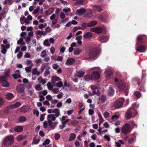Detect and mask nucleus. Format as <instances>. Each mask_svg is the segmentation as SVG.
Here are the masks:
<instances>
[{
  "mask_svg": "<svg viewBox=\"0 0 147 147\" xmlns=\"http://www.w3.org/2000/svg\"><path fill=\"white\" fill-rule=\"evenodd\" d=\"M94 71L91 73V75L86 74L84 76V78L85 80L90 81L94 80H98L100 78V71L99 67H95L93 68Z\"/></svg>",
  "mask_w": 147,
  "mask_h": 147,
  "instance_id": "obj_1",
  "label": "nucleus"
},
{
  "mask_svg": "<svg viewBox=\"0 0 147 147\" xmlns=\"http://www.w3.org/2000/svg\"><path fill=\"white\" fill-rule=\"evenodd\" d=\"M14 137L13 136H8L6 137L3 141V145L8 146L13 142Z\"/></svg>",
  "mask_w": 147,
  "mask_h": 147,
  "instance_id": "obj_2",
  "label": "nucleus"
},
{
  "mask_svg": "<svg viewBox=\"0 0 147 147\" xmlns=\"http://www.w3.org/2000/svg\"><path fill=\"white\" fill-rule=\"evenodd\" d=\"M125 100L123 98H120L117 100L113 103V106L116 109H118L123 106Z\"/></svg>",
  "mask_w": 147,
  "mask_h": 147,
  "instance_id": "obj_3",
  "label": "nucleus"
},
{
  "mask_svg": "<svg viewBox=\"0 0 147 147\" xmlns=\"http://www.w3.org/2000/svg\"><path fill=\"white\" fill-rule=\"evenodd\" d=\"M98 53L97 49L94 47L91 48L88 52L89 56L91 58H94L97 57Z\"/></svg>",
  "mask_w": 147,
  "mask_h": 147,
  "instance_id": "obj_4",
  "label": "nucleus"
},
{
  "mask_svg": "<svg viewBox=\"0 0 147 147\" xmlns=\"http://www.w3.org/2000/svg\"><path fill=\"white\" fill-rule=\"evenodd\" d=\"M129 124L125 123L122 127L121 131L123 134L126 135L129 134L131 131Z\"/></svg>",
  "mask_w": 147,
  "mask_h": 147,
  "instance_id": "obj_5",
  "label": "nucleus"
},
{
  "mask_svg": "<svg viewBox=\"0 0 147 147\" xmlns=\"http://www.w3.org/2000/svg\"><path fill=\"white\" fill-rule=\"evenodd\" d=\"M118 88L119 90L120 91L124 90L125 92L126 95H127L128 90V87L127 86L125 85V84L121 83L119 84L118 86Z\"/></svg>",
  "mask_w": 147,
  "mask_h": 147,
  "instance_id": "obj_6",
  "label": "nucleus"
},
{
  "mask_svg": "<svg viewBox=\"0 0 147 147\" xmlns=\"http://www.w3.org/2000/svg\"><path fill=\"white\" fill-rule=\"evenodd\" d=\"M136 51L139 53L144 52L146 50V47L145 46L142 45L136 44Z\"/></svg>",
  "mask_w": 147,
  "mask_h": 147,
  "instance_id": "obj_7",
  "label": "nucleus"
},
{
  "mask_svg": "<svg viewBox=\"0 0 147 147\" xmlns=\"http://www.w3.org/2000/svg\"><path fill=\"white\" fill-rule=\"evenodd\" d=\"M0 81L2 86L4 87H9V84L7 81V79L5 76H2L0 77Z\"/></svg>",
  "mask_w": 147,
  "mask_h": 147,
  "instance_id": "obj_8",
  "label": "nucleus"
},
{
  "mask_svg": "<svg viewBox=\"0 0 147 147\" xmlns=\"http://www.w3.org/2000/svg\"><path fill=\"white\" fill-rule=\"evenodd\" d=\"M90 30L92 32H94L97 34H99L102 32L103 30L101 27H97L91 28Z\"/></svg>",
  "mask_w": 147,
  "mask_h": 147,
  "instance_id": "obj_9",
  "label": "nucleus"
},
{
  "mask_svg": "<svg viewBox=\"0 0 147 147\" xmlns=\"http://www.w3.org/2000/svg\"><path fill=\"white\" fill-rule=\"evenodd\" d=\"M30 109V107L27 105H25L20 108V111L22 112L26 113L29 111Z\"/></svg>",
  "mask_w": 147,
  "mask_h": 147,
  "instance_id": "obj_10",
  "label": "nucleus"
},
{
  "mask_svg": "<svg viewBox=\"0 0 147 147\" xmlns=\"http://www.w3.org/2000/svg\"><path fill=\"white\" fill-rule=\"evenodd\" d=\"M10 46L9 44H7L5 45L2 44L1 45V47L2 48L1 50V53L3 54H5L7 51L6 49H9L10 47Z\"/></svg>",
  "mask_w": 147,
  "mask_h": 147,
  "instance_id": "obj_11",
  "label": "nucleus"
},
{
  "mask_svg": "<svg viewBox=\"0 0 147 147\" xmlns=\"http://www.w3.org/2000/svg\"><path fill=\"white\" fill-rule=\"evenodd\" d=\"M76 62V60L75 59L73 58H70L67 59L66 63L65 65L70 66Z\"/></svg>",
  "mask_w": 147,
  "mask_h": 147,
  "instance_id": "obj_12",
  "label": "nucleus"
},
{
  "mask_svg": "<svg viewBox=\"0 0 147 147\" xmlns=\"http://www.w3.org/2000/svg\"><path fill=\"white\" fill-rule=\"evenodd\" d=\"M14 73V74H13L12 75L14 79H17L18 78H21V76L20 74V70H16L15 71Z\"/></svg>",
  "mask_w": 147,
  "mask_h": 147,
  "instance_id": "obj_13",
  "label": "nucleus"
},
{
  "mask_svg": "<svg viewBox=\"0 0 147 147\" xmlns=\"http://www.w3.org/2000/svg\"><path fill=\"white\" fill-rule=\"evenodd\" d=\"M98 40L102 42H106L108 39V36L105 35H104L101 36L99 37L98 38Z\"/></svg>",
  "mask_w": 147,
  "mask_h": 147,
  "instance_id": "obj_14",
  "label": "nucleus"
},
{
  "mask_svg": "<svg viewBox=\"0 0 147 147\" xmlns=\"http://www.w3.org/2000/svg\"><path fill=\"white\" fill-rule=\"evenodd\" d=\"M25 89L24 85L20 84L16 88V90L19 93H23L24 92Z\"/></svg>",
  "mask_w": 147,
  "mask_h": 147,
  "instance_id": "obj_15",
  "label": "nucleus"
},
{
  "mask_svg": "<svg viewBox=\"0 0 147 147\" xmlns=\"http://www.w3.org/2000/svg\"><path fill=\"white\" fill-rule=\"evenodd\" d=\"M144 36L142 35L138 36L137 38V42L136 44H138L139 43L142 44L143 43V39Z\"/></svg>",
  "mask_w": 147,
  "mask_h": 147,
  "instance_id": "obj_16",
  "label": "nucleus"
},
{
  "mask_svg": "<svg viewBox=\"0 0 147 147\" xmlns=\"http://www.w3.org/2000/svg\"><path fill=\"white\" fill-rule=\"evenodd\" d=\"M51 82L53 85H55V82L59 81L60 79L59 77L54 76L51 78Z\"/></svg>",
  "mask_w": 147,
  "mask_h": 147,
  "instance_id": "obj_17",
  "label": "nucleus"
},
{
  "mask_svg": "<svg viewBox=\"0 0 147 147\" xmlns=\"http://www.w3.org/2000/svg\"><path fill=\"white\" fill-rule=\"evenodd\" d=\"M23 129V127L22 126H18L14 127V130L15 131L19 132L22 131Z\"/></svg>",
  "mask_w": 147,
  "mask_h": 147,
  "instance_id": "obj_18",
  "label": "nucleus"
},
{
  "mask_svg": "<svg viewBox=\"0 0 147 147\" xmlns=\"http://www.w3.org/2000/svg\"><path fill=\"white\" fill-rule=\"evenodd\" d=\"M86 12V9L85 8H80L78 9L76 11V12L79 15H82Z\"/></svg>",
  "mask_w": 147,
  "mask_h": 147,
  "instance_id": "obj_19",
  "label": "nucleus"
},
{
  "mask_svg": "<svg viewBox=\"0 0 147 147\" xmlns=\"http://www.w3.org/2000/svg\"><path fill=\"white\" fill-rule=\"evenodd\" d=\"M114 93V90L113 87H110L108 90V94L109 96H112Z\"/></svg>",
  "mask_w": 147,
  "mask_h": 147,
  "instance_id": "obj_20",
  "label": "nucleus"
},
{
  "mask_svg": "<svg viewBox=\"0 0 147 147\" xmlns=\"http://www.w3.org/2000/svg\"><path fill=\"white\" fill-rule=\"evenodd\" d=\"M21 105V102H15L13 105H11L10 107L11 109H14L20 107Z\"/></svg>",
  "mask_w": 147,
  "mask_h": 147,
  "instance_id": "obj_21",
  "label": "nucleus"
},
{
  "mask_svg": "<svg viewBox=\"0 0 147 147\" xmlns=\"http://www.w3.org/2000/svg\"><path fill=\"white\" fill-rule=\"evenodd\" d=\"M132 114V112L130 110H128L126 113L125 116L126 119L127 120L130 119L131 117Z\"/></svg>",
  "mask_w": 147,
  "mask_h": 147,
  "instance_id": "obj_22",
  "label": "nucleus"
},
{
  "mask_svg": "<svg viewBox=\"0 0 147 147\" xmlns=\"http://www.w3.org/2000/svg\"><path fill=\"white\" fill-rule=\"evenodd\" d=\"M14 97L13 94L11 93H9L6 95V98L8 100H11Z\"/></svg>",
  "mask_w": 147,
  "mask_h": 147,
  "instance_id": "obj_23",
  "label": "nucleus"
},
{
  "mask_svg": "<svg viewBox=\"0 0 147 147\" xmlns=\"http://www.w3.org/2000/svg\"><path fill=\"white\" fill-rule=\"evenodd\" d=\"M12 109H11V108L10 106V107H6L3 110L4 111L5 114L7 115L10 112H11Z\"/></svg>",
  "mask_w": 147,
  "mask_h": 147,
  "instance_id": "obj_24",
  "label": "nucleus"
},
{
  "mask_svg": "<svg viewBox=\"0 0 147 147\" xmlns=\"http://www.w3.org/2000/svg\"><path fill=\"white\" fill-rule=\"evenodd\" d=\"M92 33L90 32H88L84 35L83 37L85 38H88L92 36Z\"/></svg>",
  "mask_w": 147,
  "mask_h": 147,
  "instance_id": "obj_25",
  "label": "nucleus"
},
{
  "mask_svg": "<svg viewBox=\"0 0 147 147\" xmlns=\"http://www.w3.org/2000/svg\"><path fill=\"white\" fill-rule=\"evenodd\" d=\"M99 98L100 100H101V102L102 103H104L107 99L105 95H101L99 96Z\"/></svg>",
  "mask_w": 147,
  "mask_h": 147,
  "instance_id": "obj_26",
  "label": "nucleus"
},
{
  "mask_svg": "<svg viewBox=\"0 0 147 147\" xmlns=\"http://www.w3.org/2000/svg\"><path fill=\"white\" fill-rule=\"evenodd\" d=\"M93 12L91 10L87 12L85 14V17H91L92 16Z\"/></svg>",
  "mask_w": 147,
  "mask_h": 147,
  "instance_id": "obj_27",
  "label": "nucleus"
},
{
  "mask_svg": "<svg viewBox=\"0 0 147 147\" xmlns=\"http://www.w3.org/2000/svg\"><path fill=\"white\" fill-rule=\"evenodd\" d=\"M48 122L49 126L52 129H54L55 126H54V125L53 124V123L52 121L50 119H49Z\"/></svg>",
  "mask_w": 147,
  "mask_h": 147,
  "instance_id": "obj_28",
  "label": "nucleus"
},
{
  "mask_svg": "<svg viewBox=\"0 0 147 147\" xmlns=\"http://www.w3.org/2000/svg\"><path fill=\"white\" fill-rule=\"evenodd\" d=\"M85 73L82 70H79L77 71V76L81 77H82L84 74Z\"/></svg>",
  "mask_w": 147,
  "mask_h": 147,
  "instance_id": "obj_29",
  "label": "nucleus"
},
{
  "mask_svg": "<svg viewBox=\"0 0 147 147\" xmlns=\"http://www.w3.org/2000/svg\"><path fill=\"white\" fill-rule=\"evenodd\" d=\"M81 51V50L79 48L75 49L74 51V55H78L80 54Z\"/></svg>",
  "mask_w": 147,
  "mask_h": 147,
  "instance_id": "obj_30",
  "label": "nucleus"
},
{
  "mask_svg": "<svg viewBox=\"0 0 147 147\" xmlns=\"http://www.w3.org/2000/svg\"><path fill=\"white\" fill-rule=\"evenodd\" d=\"M26 118L25 116H20L19 117V121L20 123L24 122L26 121Z\"/></svg>",
  "mask_w": 147,
  "mask_h": 147,
  "instance_id": "obj_31",
  "label": "nucleus"
},
{
  "mask_svg": "<svg viewBox=\"0 0 147 147\" xmlns=\"http://www.w3.org/2000/svg\"><path fill=\"white\" fill-rule=\"evenodd\" d=\"M88 27H91L92 26H94L96 25L97 24V22L96 21H92L88 23Z\"/></svg>",
  "mask_w": 147,
  "mask_h": 147,
  "instance_id": "obj_32",
  "label": "nucleus"
},
{
  "mask_svg": "<svg viewBox=\"0 0 147 147\" xmlns=\"http://www.w3.org/2000/svg\"><path fill=\"white\" fill-rule=\"evenodd\" d=\"M40 140V139H36V137H34L32 144H38Z\"/></svg>",
  "mask_w": 147,
  "mask_h": 147,
  "instance_id": "obj_33",
  "label": "nucleus"
},
{
  "mask_svg": "<svg viewBox=\"0 0 147 147\" xmlns=\"http://www.w3.org/2000/svg\"><path fill=\"white\" fill-rule=\"evenodd\" d=\"M76 137V135L74 133H72L70 134L69 138V140L72 141L74 140Z\"/></svg>",
  "mask_w": 147,
  "mask_h": 147,
  "instance_id": "obj_34",
  "label": "nucleus"
},
{
  "mask_svg": "<svg viewBox=\"0 0 147 147\" xmlns=\"http://www.w3.org/2000/svg\"><path fill=\"white\" fill-rule=\"evenodd\" d=\"M137 84L138 85L139 87V89L142 90L143 92H145V89L143 85H140V83L139 82H138Z\"/></svg>",
  "mask_w": 147,
  "mask_h": 147,
  "instance_id": "obj_35",
  "label": "nucleus"
},
{
  "mask_svg": "<svg viewBox=\"0 0 147 147\" xmlns=\"http://www.w3.org/2000/svg\"><path fill=\"white\" fill-rule=\"evenodd\" d=\"M48 118H51L53 121H54L56 119V117L53 114L49 115H47Z\"/></svg>",
  "mask_w": 147,
  "mask_h": 147,
  "instance_id": "obj_36",
  "label": "nucleus"
},
{
  "mask_svg": "<svg viewBox=\"0 0 147 147\" xmlns=\"http://www.w3.org/2000/svg\"><path fill=\"white\" fill-rule=\"evenodd\" d=\"M3 110H1L0 111V116L2 118H4L5 117L6 115Z\"/></svg>",
  "mask_w": 147,
  "mask_h": 147,
  "instance_id": "obj_37",
  "label": "nucleus"
},
{
  "mask_svg": "<svg viewBox=\"0 0 147 147\" xmlns=\"http://www.w3.org/2000/svg\"><path fill=\"white\" fill-rule=\"evenodd\" d=\"M98 117L100 119V121L99 122V125H100L103 122L104 120L103 119L100 113H98Z\"/></svg>",
  "mask_w": 147,
  "mask_h": 147,
  "instance_id": "obj_38",
  "label": "nucleus"
},
{
  "mask_svg": "<svg viewBox=\"0 0 147 147\" xmlns=\"http://www.w3.org/2000/svg\"><path fill=\"white\" fill-rule=\"evenodd\" d=\"M16 138L17 141H20L23 140L24 138V136L23 135H20L17 136Z\"/></svg>",
  "mask_w": 147,
  "mask_h": 147,
  "instance_id": "obj_39",
  "label": "nucleus"
},
{
  "mask_svg": "<svg viewBox=\"0 0 147 147\" xmlns=\"http://www.w3.org/2000/svg\"><path fill=\"white\" fill-rule=\"evenodd\" d=\"M94 9L97 11H100L102 10L100 7L96 5L94 7Z\"/></svg>",
  "mask_w": 147,
  "mask_h": 147,
  "instance_id": "obj_40",
  "label": "nucleus"
},
{
  "mask_svg": "<svg viewBox=\"0 0 147 147\" xmlns=\"http://www.w3.org/2000/svg\"><path fill=\"white\" fill-rule=\"evenodd\" d=\"M82 30H84L87 27H88V23H83L81 25Z\"/></svg>",
  "mask_w": 147,
  "mask_h": 147,
  "instance_id": "obj_41",
  "label": "nucleus"
},
{
  "mask_svg": "<svg viewBox=\"0 0 147 147\" xmlns=\"http://www.w3.org/2000/svg\"><path fill=\"white\" fill-rule=\"evenodd\" d=\"M134 94L137 98H140L141 96V93L138 91L135 92L134 93Z\"/></svg>",
  "mask_w": 147,
  "mask_h": 147,
  "instance_id": "obj_42",
  "label": "nucleus"
},
{
  "mask_svg": "<svg viewBox=\"0 0 147 147\" xmlns=\"http://www.w3.org/2000/svg\"><path fill=\"white\" fill-rule=\"evenodd\" d=\"M47 86L49 90H51L53 88V86L51 85V83L50 82H48L47 84Z\"/></svg>",
  "mask_w": 147,
  "mask_h": 147,
  "instance_id": "obj_43",
  "label": "nucleus"
},
{
  "mask_svg": "<svg viewBox=\"0 0 147 147\" xmlns=\"http://www.w3.org/2000/svg\"><path fill=\"white\" fill-rule=\"evenodd\" d=\"M46 55V50H43L41 53L40 56L42 57H45Z\"/></svg>",
  "mask_w": 147,
  "mask_h": 147,
  "instance_id": "obj_44",
  "label": "nucleus"
},
{
  "mask_svg": "<svg viewBox=\"0 0 147 147\" xmlns=\"http://www.w3.org/2000/svg\"><path fill=\"white\" fill-rule=\"evenodd\" d=\"M10 72L9 70H7L6 71H5L4 73L5 75H4L3 76H5V77H6V79H7V78L9 76V73Z\"/></svg>",
  "mask_w": 147,
  "mask_h": 147,
  "instance_id": "obj_45",
  "label": "nucleus"
},
{
  "mask_svg": "<svg viewBox=\"0 0 147 147\" xmlns=\"http://www.w3.org/2000/svg\"><path fill=\"white\" fill-rule=\"evenodd\" d=\"M113 74V73L111 72H110L109 73H107L106 75L107 78L109 79L112 77Z\"/></svg>",
  "mask_w": 147,
  "mask_h": 147,
  "instance_id": "obj_46",
  "label": "nucleus"
},
{
  "mask_svg": "<svg viewBox=\"0 0 147 147\" xmlns=\"http://www.w3.org/2000/svg\"><path fill=\"white\" fill-rule=\"evenodd\" d=\"M63 84L62 81H60L57 83L56 84L57 87L60 88L62 87Z\"/></svg>",
  "mask_w": 147,
  "mask_h": 147,
  "instance_id": "obj_47",
  "label": "nucleus"
},
{
  "mask_svg": "<svg viewBox=\"0 0 147 147\" xmlns=\"http://www.w3.org/2000/svg\"><path fill=\"white\" fill-rule=\"evenodd\" d=\"M50 140L49 139H46L45 142H44L42 143V145L43 146H45L46 144H48L50 142Z\"/></svg>",
  "mask_w": 147,
  "mask_h": 147,
  "instance_id": "obj_48",
  "label": "nucleus"
},
{
  "mask_svg": "<svg viewBox=\"0 0 147 147\" xmlns=\"http://www.w3.org/2000/svg\"><path fill=\"white\" fill-rule=\"evenodd\" d=\"M84 0H79L77 1L76 2V3H77L78 5H82L84 2Z\"/></svg>",
  "mask_w": 147,
  "mask_h": 147,
  "instance_id": "obj_49",
  "label": "nucleus"
},
{
  "mask_svg": "<svg viewBox=\"0 0 147 147\" xmlns=\"http://www.w3.org/2000/svg\"><path fill=\"white\" fill-rule=\"evenodd\" d=\"M23 55V53L21 51H20L18 54L17 55V57L18 58L20 59L22 57Z\"/></svg>",
  "mask_w": 147,
  "mask_h": 147,
  "instance_id": "obj_50",
  "label": "nucleus"
},
{
  "mask_svg": "<svg viewBox=\"0 0 147 147\" xmlns=\"http://www.w3.org/2000/svg\"><path fill=\"white\" fill-rule=\"evenodd\" d=\"M52 91L54 94H56L59 92V89L57 88H54L52 89Z\"/></svg>",
  "mask_w": 147,
  "mask_h": 147,
  "instance_id": "obj_51",
  "label": "nucleus"
},
{
  "mask_svg": "<svg viewBox=\"0 0 147 147\" xmlns=\"http://www.w3.org/2000/svg\"><path fill=\"white\" fill-rule=\"evenodd\" d=\"M49 63H45L43 64L42 66L41 69L42 70H43L45 67L48 65Z\"/></svg>",
  "mask_w": 147,
  "mask_h": 147,
  "instance_id": "obj_52",
  "label": "nucleus"
},
{
  "mask_svg": "<svg viewBox=\"0 0 147 147\" xmlns=\"http://www.w3.org/2000/svg\"><path fill=\"white\" fill-rule=\"evenodd\" d=\"M33 114L34 115L36 114L37 117H38L39 115V112L38 111H36L35 109L33 110Z\"/></svg>",
  "mask_w": 147,
  "mask_h": 147,
  "instance_id": "obj_53",
  "label": "nucleus"
},
{
  "mask_svg": "<svg viewBox=\"0 0 147 147\" xmlns=\"http://www.w3.org/2000/svg\"><path fill=\"white\" fill-rule=\"evenodd\" d=\"M44 44L45 45H46L47 46H49L50 45L49 41L47 40H46L44 41Z\"/></svg>",
  "mask_w": 147,
  "mask_h": 147,
  "instance_id": "obj_54",
  "label": "nucleus"
},
{
  "mask_svg": "<svg viewBox=\"0 0 147 147\" xmlns=\"http://www.w3.org/2000/svg\"><path fill=\"white\" fill-rule=\"evenodd\" d=\"M50 74V72L48 69H47L45 71L44 75L45 77L47 76L48 75Z\"/></svg>",
  "mask_w": 147,
  "mask_h": 147,
  "instance_id": "obj_55",
  "label": "nucleus"
},
{
  "mask_svg": "<svg viewBox=\"0 0 147 147\" xmlns=\"http://www.w3.org/2000/svg\"><path fill=\"white\" fill-rule=\"evenodd\" d=\"M60 136L59 134H56L55 135V140H57L60 138Z\"/></svg>",
  "mask_w": 147,
  "mask_h": 147,
  "instance_id": "obj_56",
  "label": "nucleus"
},
{
  "mask_svg": "<svg viewBox=\"0 0 147 147\" xmlns=\"http://www.w3.org/2000/svg\"><path fill=\"white\" fill-rule=\"evenodd\" d=\"M119 118V116L117 115H113L111 117V119L112 120H115Z\"/></svg>",
  "mask_w": 147,
  "mask_h": 147,
  "instance_id": "obj_57",
  "label": "nucleus"
},
{
  "mask_svg": "<svg viewBox=\"0 0 147 147\" xmlns=\"http://www.w3.org/2000/svg\"><path fill=\"white\" fill-rule=\"evenodd\" d=\"M65 17V15L62 12H61L60 15V18L61 19H63Z\"/></svg>",
  "mask_w": 147,
  "mask_h": 147,
  "instance_id": "obj_58",
  "label": "nucleus"
},
{
  "mask_svg": "<svg viewBox=\"0 0 147 147\" xmlns=\"http://www.w3.org/2000/svg\"><path fill=\"white\" fill-rule=\"evenodd\" d=\"M78 30H82V27L80 26H78L77 27H75L74 28L73 30L74 32H76Z\"/></svg>",
  "mask_w": 147,
  "mask_h": 147,
  "instance_id": "obj_59",
  "label": "nucleus"
},
{
  "mask_svg": "<svg viewBox=\"0 0 147 147\" xmlns=\"http://www.w3.org/2000/svg\"><path fill=\"white\" fill-rule=\"evenodd\" d=\"M109 115V113L107 112H105L104 113V116L105 118H108Z\"/></svg>",
  "mask_w": 147,
  "mask_h": 147,
  "instance_id": "obj_60",
  "label": "nucleus"
},
{
  "mask_svg": "<svg viewBox=\"0 0 147 147\" xmlns=\"http://www.w3.org/2000/svg\"><path fill=\"white\" fill-rule=\"evenodd\" d=\"M55 49L54 47H52L51 48L50 52L52 54H53L55 53Z\"/></svg>",
  "mask_w": 147,
  "mask_h": 147,
  "instance_id": "obj_61",
  "label": "nucleus"
},
{
  "mask_svg": "<svg viewBox=\"0 0 147 147\" xmlns=\"http://www.w3.org/2000/svg\"><path fill=\"white\" fill-rule=\"evenodd\" d=\"M134 141V138H131L129 139L128 140V143L129 144H131Z\"/></svg>",
  "mask_w": 147,
  "mask_h": 147,
  "instance_id": "obj_62",
  "label": "nucleus"
},
{
  "mask_svg": "<svg viewBox=\"0 0 147 147\" xmlns=\"http://www.w3.org/2000/svg\"><path fill=\"white\" fill-rule=\"evenodd\" d=\"M46 98L49 100H51L52 99V97L50 95H48L46 96Z\"/></svg>",
  "mask_w": 147,
  "mask_h": 147,
  "instance_id": "obj_63",
  "label": "nucleus"
},
{
  "mask_svg": "<svg viewBox=\"0 0 147 147\" xmlns=\"http://www.w3.org/2000/svg\"><path fill=\"white\" fill-rule=\"evenodd\" d=\"M70 9L68 8L66 9L64 8L63 9V11L65 13L69 12L70 11Z\"/></svg>",
  "mask_w": 147,
  "mask_h": 147,
  "instance_id": "obj_64",
  "label": "nucleus"
}]
</instances>
